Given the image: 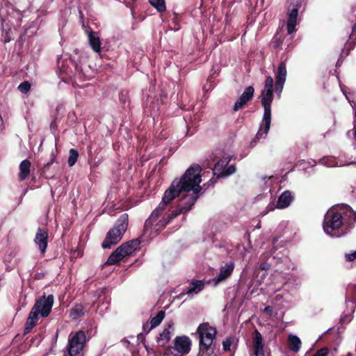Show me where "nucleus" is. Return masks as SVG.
Returning a JSON list of instances; mask_svg holds the SVG:
<instances>
[{"mask_svg":"<svg viewBox=\"0 0 356 356\" xmlns=\"http://www.w3.org/2000/svg\"><path fill=\"white\" fill-rule=\"evenodd\" d=\"M204 288V283L202 281L195 280L191 283L186 293L188 295L197 294L201 291H202Z\"/></svg>","mask_w":356,"mask_h":356,"instance_id":"obj_21","label":"nucleus"},{"mask_svg":"<svg viewBox=\"0 0 356 356\" xmlns=\"http://www.w3.org/2000/svg\"><path fill=\"white\" fill-rule=\"evenodd\" d=\"M84 308L81 304L75 305L70 312V317L73 319H77L83 316H84Z\"/></svg>","mask_w":356,"mask_h":356,"instance_id":"obj_22","label":"nucleus"},{"mask_svg":"<svg viewBox=\"0 0 356 356\" xmlns=\"http://www.w3.org/2000/svg\"><path fill=\"white\" fill-rule=\"evenodd\" d=\"M309 353H310V351H307V352L306 353V354H305V356H308V355H309Z\"/></svg>","mask_w":356,"mask_h":356,"instance_id":"obj_40","label":"nucleus"},{"mask_svg":"<svg viewBox=\"0 0 356 356\" xmlns=\"http://www.w3.org/2000/svg\"><path fill=\"white\" fill-rule=\"evenodd\" d=\"M86 341V334L83 331L70 334L68 338V354L70 356L77 355L83 350Z\"/></svg>","mask_w":356,"mask_h":356,"instance_id":"obj_9","label":"nucleus"},{"mask_svg":"<svg viewBox=\"0 0 356 356\" xmlns=\"http://www.w3.org/2000/svg\"><path fill=\"white\" fill-rule=\"evenodd\" d=\"M140 241L138 238L133 239L124 243L119 246L107 259L106 264L114 265L123 260L127 257L131 256L140 247Z\"/></svg>","mask_w":356,"mask_h":356,"instance_id":"obj_7","label":"nucleus"},{"mask_svg":"<svg viewBox=\"0 0 356 356\" xmlns=\"http://www.w3.org/2000/svg\"><path fill=\"white\" fill-rule=\"evenodd\" d=\"M264 346V340L261 333L255 330L253 337V348Z\"/></svg>","mask_w":356,"mask_h":356,"instance_id":"obj_25","label":"nucleus"},{"mask_svg":"<svg viewBox=\"0 0 356 356\" xmlns=\"http://www.w3.org/2000/svg\"><path fill=\"white\" fill-rule=\"evenodd\" d=\"M232 342H233V340L231 338L226 339L225 341H223V342H222L223 350L225 351L229 350L232 344Z\"/></svg>","mask_w":356,"mask_h":356,"instance_id":"obj_29","label":"nucleus"},{"mask_svg":"<svg viewBox=\"0 0 356 356\" xmlns=\"http://www.w3.org/2000/svg\"><path fill=\"white\" fill-rule=\"evenodd\" d=\"M54 296H42L38 299L29 313L25 324L24 332L29 333L36 325L40 317H47L50 314L54 305Z\"/></svg>","mask_w":356,"mask_h":356,"instance_id":"obj_5","label":"nucleus"},{"mask_svg":"<svg viewBox=\"0 0 356 356\" xmlns=\"http://www.w3.org/2000/svg\"><path fill=\"white\" fill-rule=\"evenodd\" d=\"M355 127H354V130H355L354 135H355V138L356 139V111L355 113Z\"/></svg>","mask_w":356,"mask_h":356,"instance_id":"obj_36","label":"nucleus"},{"mask_svg":"<svg viewBox=\"0 0 356 356\" xmlns=\"http://www.w3.org/2000/svg\"><path fill=\"white\" fill-rule=\"evenodd\" d=\"M164 355L165 356H168V353H165Z\"/></svg>","mask_w":356,"mask_h":356,"instance_id":"obj_43","label":"nucleus"},{"mask_svg":"<svg viewBox=\"0 0 356 356\" xmlns=\"http://www.w3.org/2000/svg\"><path fill=\"white\" fill-rule=\"evenodd\" d=\"M66 74H67V76H68L70 79H72V76H71L70 74H67V72H66Z\"/></svg>","mask_w":356,"mask_h":356,"instance_id":"obj_41","label":"nucleus"},{"mask_svg":"<svg viewBox=\"0 0 356 356\" xmlns=\"http://www.w3.org/2000/svg\"><path fill=\"white\" fill-rule=\"evenodd\" d=\"M345 220L356 222V212L350 207L342 204L330 208L324 216L323 227L332 237H340L346 233Z\"/></svg>","mask_w":356,"mask_h":356,"instance_id":"obj_2","label":"nucleus"},{"mask_svg":"<svg viewBox=\"0 0 356 356\" xmlns=\"http://www.w3.org/2000/svg\"><path fill=\"white\" fill-rule=\"evenodd\" d=\"M197 332L200 339L198 356H217L218 350L213 342L217 334L216 328L204 323L198 326Z\"/></svg>","mask_w":356,"mask_h":356,"instance_id":"obj_4","label":"nucleus"},{"mask_svg":"<svg viewBox=\"0 0 356 356\" xmlns=\"http://www.w3.org/2000/svg\"><path fill=\"white\" fill-rule=\"evenodd\" d=\"M74 69L76 71V76H78L79 78H81L84 76L82 72V68L77 63H74Z\"/></svg>","mask_w":356,"mask_h":356,"instance_id":"obj_31","label":"nucleus"},{"mask_svg":"<svg viewBox=\"0 0 356 356\" xmlns=\"http://www.w3.org/2000/svg\"><path fill=\"white\" fill-rule=\"evenodd\" d=\"M149 2L159 12L162 13L165 10L166 7L164 0H149Z\"/></svg>","mask_w":356,"mask_h":356,"instance_id":"obj_24","label":"nucleus"},{"mask_svg":"<svg viewBox=\"0 0 356 356\" xmlns=\"http://www.w3.org/2000/svg\"><path fill=\"white\" fill-rule=\"evenodd\" d=\"M235 267L234 261H229L220 268L219 275L213 279L215 285L224 281L231 276Z\"/></svg>","mask_w":356,"mask_h":356,"instance_id":"obj_15","label":"nucleus"},{"mask_svg":"<svg viewBox=\"0 0 356 356\" xmlns=\"http://www.w3.org/2000/svg\"><path fill=\"white\" fill-rule=\"evenodd\" d=\"M293 200V196L289 191H284L278 197L277 202L273 200L267 205L266 210L261 214L266 215L268 212L274 211L275 209H283L290 206Z\"/></svg>","mask_w":356,"mask_h":356,"instance_id":"obj_10","label":"nucleus"},{"mask_svg":"<svg viewBox=\"0 0 356 356\" xmlns=\"http://www.w3.org/2000/svg\"><path fill=\"white\" fill-rule=\"evenodd\" d=\"M289 13L287 19V32L292 34L296 31L298 10L302 6L303 0H289Z\"/></svg>","mask_w":356,"mask_h":356,"instance_id":"obj_11","label":"nucleus"},{"mask_svg":"<svg viewBox=\"0 0 356 356\" xmlns=\"http://www.w3.org/2000/svg\"><path fill=\"white\" fill-rule=\"evenodd\" d=\"M255 356H265L264 346L254 348Z\"/></svg>","mask_w":356,"mask_h":356,"instance_id":"obj_32","label":"nucleus"},{"mask_svg":"<svg viewBox=\"0 0 356 356\" xmlns=\"http://www.w3.org/2000/svg\"><path fill=\"white\" fill-rule=\"evenodd\" d=\"M88 40L92 49L95 53L100 55L102 51V42L98 33L93 31H90L88 34Z\"/></svg>","mask_w":356,"mask_h":356,"instance_id":"obj_17","label":"nucleus"},{"mask_svg":"<svg viewBox=\"0 0 356 356\" xmlns=\"http://www.w3.org/2000/svg\"><path fill=\"white\" fill-rule=\"evenodd\" d=\"M264 312L271 314L273 312V308L270 306H267L264 308Z\"/></svg>","mask_w":356,"mask_h":356,"instance_id":"obj_35","label":"nucleus"},{"mask_svg":"<svg viewBox=\"0 0 356 356\" xmlns=\"http://www.w3.org/2000/svg\"><path fill=\"white\" fill-rule=\"evenodd\" d=\"M320 162L327 167H333L335 165H344V164L338 165V163H335L333 159L330 157H325L322 159Z\"/></svg>","mask_w":356,"mask_h":356,"instance_id":"obj_27","label":"nucleus"},{"mask_svg":"<svg viewBox=\"0 0 356 356\" xmlns=\"http://www.w3.org/2000/svg\"><path fill=\"white\" fill-rule=\"evenodd\" d=\"M231 159V155L225 154L216 163L213 172L217 178L225 177L235 172V165L232 164L228 165Z\"/></svg>","mask_w":356,"mask_h":356,"instance_id":"obj_8","label":"nucleus"},{"mask_svg":"<svg viewBox=\"0 0 356 356\" xmlns=\"http://www.w3.org/2000/svg\"><path fill=\"white\" fill-rule=\"evenodd\" d=\"M53 162H54V159L50 163H48L46 165L49 166Z\"/></svg>","mask_w":356,"mask_h":356,"instance_id":"obj_39","label":"nucleus"},{"mask_svg":"<svg viewBox=\"0 0 356 356\" xmlns=\"http://www.w3.org/2000/svg\"><path fill=\"white\" fill-rule=\"evenodd\" d=\"M302 342L300 338L293 334L288 336V346L289 348L293 353H298L301 348Z\"/></svg>","mask_w":356,"mask_h":356,"instance_id":"obj_19","label":"nucleus"},{"mask_svg":"<svg viewBox=\"0 0 356 356\" xmlns=\"http://www.w3.org/2000/svg\"><path fill=\"white\" fill-rule=\"evenodd\" d=\"M165 316V312L163 311H160L157 315L152 318L150 321V327L148 328L147 332L150 331L152 329L157 327L163 321Z\"/></svg>","mask_w":356,"mask_h":356,"instance_id":"obj_23","label":"nucleus"},{"mask_svg":"<svg viewBox=\"0 0 356 356\" xmlns=\"http://www.w3.org/2000/svg\"><path fill=\"white\" fill-rule=\"evenodd\" d=\"M273 79L270 76H268L261 93L264 115L255 138L250 143L251 147L255 146L260 139L266 138L269 131L271 124V104L273 100Z\"/></svg>","mask_w":356,"mask_h":356,"instance_id":"obj_3","label":"nucleus"},{"mask_svg":"<svg viewBox=\"0 0 356 356\" xmlns=\"http://www.w3.org/2000/svg\"><path fill=\"white\" fill-rule=\"evenodd\" d=\"M329 350L327 348H323L318 350L314 356H327Z\"/></svg>","mask_w":356,"mask_h":356,"instance_id":"obj_30","label":"nucleus"},{"mask_svg":"<svg viewBox=\"0 0 356 356\" xmlns=\"http://www.w3.org/2000/svg\"><path fill=\"white\" fill-rule=\"evenodd\" d=\"M202 168L193 164L185 172L180 179H175L165 191L162 201L152 212L144 225L145 233L153 236L164 228L179 213L189 211L198 199L202 187L200 172Z\"/></svg>","mask_w":356,"mask_h":356,"instance_id":"obj_1","label":"nucleus"},{"mask_svg":"<svg viewBox=\"0 0 356 356\" xmlns=\"http://www.w3.org/2000/svg\"><path fill=\"white\" fill-rule=\"evenodd\" d=\"M30 88L31 85L28 81H24L20 83L18 86L19 90L23 94L27 93Z\"/></svg>","mask_w":356,"mask_h":356,"instance_id":"obj_28","label":"nucleus"},{"mask_svg":"<svg viewBox=\"0 0 356 356\" xmlns=\"http://www.w3.org/2000/svg\"><path fill=\"white\" fill-rule=\"evenodd\" d=\"M148 327V323H146L145 325H143V330H146V329Z\"/></svg>","mask_w":356,"mask_h":356,"instance_id":"obj_38","label":"nucleus"},{"mask_svg":"<svg viewBox=\"0 0 356 356\" xmlns=\"http://www.w3.org/2000/svg\"><path fill=\"white\" fill-rule=\"evenodd\" d=\"M30 167L31 163L29 160L25 159L21 162L19 164V179L22 181L26 179L30 172Z\"/></svg>","mask_w":356,"mask_h":356,"instance_id":"obj_20","label":"nucleus"},{"mask_svg":"<svg viewBox=\"0 0 356 356\" xmlns=\"http://www.w3.org/2000/svg\"><path fill=\"white\" fill-rule=\"evenodd\" d=\"M270 266L269 264H268L267 263H261L260 265H259V268L261 269V270H268Z\"/></svg>","mask_w":356,"mask_h":356,"instance_id":"obj_34","label":"nucleus"},{"mask_svg":"<svg viewBox=\"0 0 356 356\" xmlns=\"http://www.w3.org/2000/svg\"><path fill=\"white\" fill-rule=\"evenodd\" d=\"M341 90H342V91H343V93L344 95H346V92H345V90H344L343 89H341Z\"/></svg>","mask_w":356,"mask_h":356,"instance_id":"obj_42","label":"nucleus"},{"mask_svg":"<svg viewBox=\"0 0 356 356\" xmlns=\"http://www.w3.org/2000/svg\"><path fill=\"white\" fill-rule=\"evenodd\" d=\"M129 216L127 213H123L120 216L114 227L111 229L102 244L104 249H110L121 240L128 226Z\"/></svg>","mask_w":356,"mask_h":356,"instance_id":"obj_6","label":"nucleus"},{"mask_svg":"<svg viewBox=\"0 0 356 356\" xmlns=\"http://www.w3.org/2000/svg\"><path fill=\"white\" fill-rule=\"evenodd\" d=\"M254 92V89L252 86L247 87L242 95L238 97V99L235 102L233 110L234 111H237L239 109L242 108L244 105L246 104L248 102H249L253 97Z\"/></svg>","mask_w":356,"mask_h":356,"instance_id":"obj_16","label":"nucleus"},{"mask_svg":"<svg viewBox=\"0 0 356 356\" xmlns=\"http://www.w3.org/2000/svg\"><path fill=\"white\" fill-rule=\"evenodd\" d=\"M48 232L46 229L38 227L34 238V243L38 247L42 254L46 252L48 244Z\"/></svg>","mask_w":356,"mask_h":356,"instance_id":"obj_14","label":"nucleus"},{"mask_svg":"<svg viewBox=\"0 0 356 356\" xmlns=\"http://www.w3.org/2000/svg\"><path fill=\"white\" fill-rule=\"evenodd\" d=\"M79 156L78 152L74 149L70 150V156L68 158V164L70 166H73L77 161Z\"/></svg>","mask_w":356,"mask_h":356,"instance_id":"obj_26","label":"nucleus"},{"mask_svg":"<svg viewBox=\"0 0 356 356\" xmlns=\"http://www.w3.org/2000/svg\"><path fill=\"white\" fill-rule=\"evenodd\" d=\"M355 32H356V23L354 24V25L352 27V35H353Z\"/></svg>","mask_w":356,"mask_h":356,"instance_id":"obj_37","label":"nucleus"},{"mask_svg":"<svg viewBox=\"0 0 356 356\" xmlns=\"http://www.w3.org/2000/svg\"><path fill=\"white\" fill-rule=\"evenodd\" d=\"M191 340L186 336L177 337L174 340L173 346H170L168 349L170 352L172 349L176 350L181 355L188 354L191 350Z\"/></svg>","mask_w":356,"mask_h":356,"instance_id":"obj_12","label":"nucleus"},{"mask_svg":"<svg viewBox=\"0 0 356 356\" xmlns=\"http://www.w3.org/2000/svg\"><path fill=\"white\" fill-rule=\"evenodd\" d=\"M174 323L170 321L168 323L166 327L163 329L158 337V343L161 346H165L170 339L172 335Z\"/></svg>","mask_w":356,"mask_h":356,"instance_id":"obj_18","label":"nucleus"},{"mask_svg":"<svg viewBox=\"0 0 356 356\" xmlns=\"http://www.w3.org/2000/svg\"><path fill=\"white\" fill-rule=\"evenodd\" d=\"M286 67L284 62L280 63L277 71L275 73V91L280 97L282 92L286 79Z\"/></svg>","mask_w":356,"mask_h":356,"instance_id":"obj_13","label":"nucleus"},{"mask_svg":"<svg viewBox=\"0 0 356 356\" xmlns=\"http://www.w3.org/2000/svg\"><path fill=\"white\" fill-rule=\"evenodd\" d=\"M356 259V250L352 253L346 254V259L348 261H352Z\"/></svg>","mask_w":356,"mask_h":356,"instance_id":"obj_33","label":"nucleus"}]
</instances>
